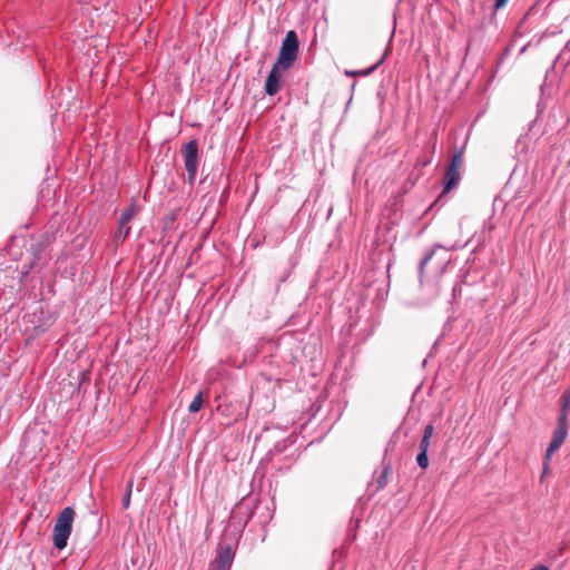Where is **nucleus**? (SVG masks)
<instances>
[{
  "mask_svg": "<svg viewBox=\"0 0 570 570\" xmlns=\"http://www.w3.org/2000/svg\"><path fill=\"white\" fill-rule=\"evenodd\" d=\"M233 553L230 547L219 550L217 558L212 562L210 570H230Z\"/></svg>",
  "mask_w": 570,
  "mask_h": 570,
  "instance_id": "nucleus-8",
  "label": "nucleus"
},
{
  "mask_svg": "<svg viewBox=\"0 0 570 570\" xmlns=\"http://www.w3.org/2000/svg\"><path fill=\"white\" fill-rule=\"evenodd\" d=\"M75 515V510L70 507H66L58 514L52 533L53 546L58 550H62L67 547V542L72 530Z\"/></svg>",
  "mask_w": 570,
  "mask_h": 570,
  "instance_id": "nucleus-2",
  "label": "nucleus"
},
{
  "mask_svg": "<svg viewBox=\"0 0 570 570\" xmlns=\"http://www.w3.org/2000/svg\"><path fill=\"white\" fill-rule=\"evenodd\" d=\"M433 255H434V252H431L430 254H428V255H426V256L421 261V263H420V268H419V269H420V275H421V276H423L424 271H425V268H426V266H428L429 262L432 259Z\"/></svg>",
  "mask_w": 570,
  "mask_h": 570,
  "instance_id": "nucleus-16",
  "label": "nucleus"
},
{
  "mask_svg": "<svg viewBox=\"0 0 570 570\" xmlns=\"http://www.w3.org/2000/svg\"><path fill=\"white\" fill-rule=\"evenodd\" d=\"M281 381L278 379H273L265 374H259L252 387V397H256L257 400L261 397H265L266 400L273 399L275 396L276 390L279 389Z\"/></svg>",
  "mask_w": 570,
  "mask_h": 570,
  "instance_id": "nucleus-5",
  "label": "nucleus"
},
{
  "mask_svg": "<svg viewBox=\"0 0 570 570\" xmlns=\"http://www.w3.org/2000/svg\"><path fill=\"white\" fill-rule=\"evenodd\" d=\"M137 214V208L135 205H131L130 207H128L127 209H125L122 212V214L120 215V218L119 220L122 222V224H127L129 225L130 220L134 218V216Z\"/></svg>",
  "mask_w": 570,
  "mask_h": 570,
  "instance_id": "nucleus-11",
  "label": "nucleus"
},
{
  "mask_svg": "<svg viewBox=\"0 0 570 570\" xmlns=\"http://www.w3.org/2000/svg\"><path fill=\"white\" fill-rule=\"evenodd\" d=\"M434 433V428L432 424H428L425 428H424V433H423V438L420 442V451H424V452H428L429 450V446H430V442H431V438Z\"/></svg>",
  "mask_w": 570,
  "mask_h": 570,
  "instance_id": "nucleus-9",
  "label": "nucleus"
},
{
  "mask_svg": "<svg viewBox=\"0 0 570 570\" xmlns=\"http://www.w3.org/2000/svg\"><path fill=\"white\" fill-rule=\"evenodd\" d=\"M203 405V397H202V392H199L195 397L194 400L191 401V403L189 404V412L190 413H196L200 410Z\"/></svg>",
  "mask_w": 570,
  "mask_h": 570,
  "instance_id": "nucleus-13",
  "label": "nucleus"
},
{
  "mask_svg": "<svg viewBox=\"0 0 570 570\" xmlns=\"http://www.w3.org/2000/svg\"><path fill=\"white\" fill-rule=\"evenodd\" d=\"M129 233H130V226L125 223L122 224L121 220H118V228L115 234V242L117 244L122 243L128 237Z\"/></svg>",
  "mask_w": 570,
  "mask_h": 570,
  "instance_id": "nucleus-10",
  "label": "nucleus"
},
{
  "mask_svg": "<svg viewBox=\"0 0 570 570\" xmlns=\"http://www.w3.org/2000/svg\"><path fill=\"white\" fill-rule=\"evenodd\" d=\"M562 410L559 416V424L557 430L553 433L552 440L547 449L544 464H543V475L547 474L549 469V462L552 454L561 446L568 435V413L567 407L570 402V391H564L562 394Z\"/></svg>",
  "mask_w": 570,
  "mask_h": 570,
  "instance_id": "nucleus-1",
  "label": "nucleus"
},
{
  "mask_svg": "<svg viewBox=\"0 0 570 570\" xmlns=\"http://www.w3.org/2000/svg\"><path fill=\"white\" fill-rule=\"evenodd\" d=\"M531 570H549L548 567L543 566V564H539V566H535L533 569Z\"/></svg>",
  "mask_w": 570,
  "mask_h": 570,
  "instance_id": "nucleus-19",
  "label": "nucleus"
},
{
  "mask_svg": "<svg viewBox=\"0 0 570 570\" xmlns=\"http://www.w3.org/2000/svg\"><path fill=\"white\" fill-rule=\"evenodd\" d=\"M181 155L184 157L185 168L188 174L190 183L194 181L197 168H198V144L196 140H190L185 144L181 148Z\"/></svg>",
  "mask_w": 570,
  "mask_h": 570,
  "instance_id": "nucleus-6",
  "label": "nucleus"
},
{
  "mask_svg": "<svg viewBox=\"0 0 570 570\" xmlns=\"http://www.w3.org/2000/svg\"><path fill=\"white\" fill-rule=\"evenodd\" d=\"M417 464L422 469H426L429 466V458L428 452L420 451L416 458Z\"/></svg>",
  "mask_w": 570,
  "mask_h": 570,
  "instance_id": "nucleus-14",
  "label": "nucleus"
},
{
  "mask_svg": "<svg viewBox=\"0 0 570 570\" xmlns=\"http://www.w3.org/2000/svg\"><path fill=\"white\" fill-rule=\"evenodd\" d=\"M508 0H495V8H502L505 6Z\"/></svg>",
  "mask_w": 570,
  "mask_h": 570,
  "instance_id": "nucleus-18",
  "label": "nucleus"
},
{
  "mask_svg": "<svg viewBox=\"0 0 570 570\" xmlns=\"http://www.w3.org/2000/svg\"><path fill=\"white\" fill-rule=\"evenodd\" d=\"M298 46L299 43L296 32L294 30H289L282 42L275 63L282 66L283 70L289 69L297 58Z\"/></svg>",
  "mask_w": 570,
  "mask_h": 570,
  "instance_id": "nucleus-3",
  "label": "nucleus"
},
{
  "mask_svg": "<svg viewBox=\"0 0 570 570\" xmlns=\"http://www.w3.org/2000/svg\"><path fill=\"white\" fill-rule=\"evenodd\" d=\"M382 62L379 61V63H376L375 66L371 67L370 69L367 70H364V71H346V75L348 76H357V75H361V76H367L370 75L380 63Z\"/></svg>",
  "mask_w": 570,
  "mask_h": 570,
  "instance_id": "nucleus-17",
  "label": "nucleus"
},
{
  "mask_svg": "<svg viewBox=\"0 0 570 570\" xmlns=\"http://www.w3.org/2000/svg\"><path fill=\"white\" fill-rule=\"evenodd\" d=\"M282 71H284L282 66L273 65L265 83V92L268 96H274L278 92L283 79Z\"/></svg>",
  "mask_w": 570,
  "mask_h": 570,
  "instance_id": "nucleus-7",
  "label": "nucleus"
},
{
  "mask_svg": "<svg viewBox=\"0 0 570 570\" xmlns=\"http://www.w3.org/2000/svg\"><path fill=\"white\" fill-rule=\"evenodd\" d=\"M131 490H132V481H129L126 487V495L122 500V507L125 509H128L130 505Z\"/></svg>",
  "mask_w": 570,
  "mask_h": 570,
  "instance_id": "nucleus-15",
  "label": "nucleus"
},
{
  "mask_svg": "<svg viewBox=\"0 0 570 570\" xmlns=\"http://www.w3.org/2000/svg\"><path fill=\"white\" fill-rule=\"evenodd\" d=\"M463 148L456 150L450 159V163L445 169L444 174V187L442 194L450 193L453 188L456 187L461 179V167L463 165Z\"/></svg>",
  "mask_w": 570,
  "mask_h": 570,
  "instance_id": "nucleus-4",
  "label": "nucleus"
},
{
  "mask_svg": "<svg viewBox=\"0 0 570 570\" xmlns=\"http://www.w3.org/2000/svg\"><path fill=\"white\" fill-rule=\"evenodd\" d=\"M390 473H391L390 465H385L384 469L382 470L381 474L379 475L377 480H376L379 489H382V488H384L387 484Z\"/></svg>",
  "mask_w": 570,
  "mask_h": 570,
  "instance_id": "nucleus-12",
  "label": "nucleus"
}]
</instances>
